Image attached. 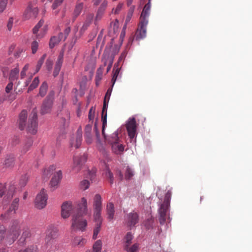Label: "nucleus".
I'll list each match as a JSON object with an SVG mask.
<instances>
[{"instance_id": "1", "label": "nucleus", "mask_w": 252, "mask_h": 252, "mask_svg": "<svg viewBox=\"0 0 252 252\" xmlns=\"http://www.w3.org/2000/svg\"><path fill=\"white\" fill-rule=\"evenodd\" d=\"M88 214L87 200L85 197H82L80 202L77 205L76 212L72 215L71 228L73 230H79L81 231L85 230L87 225L86 220L82 217Z\"/></svg>"}, {"instance_id": "2", "label": "nucleus", "mask_w": 252, "mask_h": 252, "mask_svg": "<svg viewBox=\"0 0 252 252\" xmlns=\"http://www.w3.org/2000/svg\"><path fill=\"white\" fill-rule=\"evenodd\" d=\"M20 225L18 220H13L10 224L6 232L5 241L7 244L14 242L20 234Z\"/></svg>"}, {"instance_id": "3", "label": "nucleus", "mask_w": 252, "mask_h": 252, "mask_svg": "<svg viewBox=\"0 0 252 252\" xmlns=\"http://www.w3.org/2000/svg\"><path fill=\"white\" fill-rule=\"evenodd\" d=\"M93 218L94 220L102 219L101 217V211L102 209V202L101 196L96 194L93 199Z\"/></svg>"}, {"instance_id": "4", "label": "nucleus", "mask_w": 252, "mask_h": 252, "mask_svg": "<svg viewBox=\"0 0 252 252\" xmlns=\"http://www.w3.org/2000/svg\"><path fill=\"white\" fill-rule=\"evenodd\" d=\"M16 190V187L13 185L5 186L0 184V196L3 197L6 201L11 199Z\"/></svg>"}, {"instance_id": "5", "label": "nucleus", "mask_w": 252, "mask_h": 252, "mask_svg": "<svg viewBox=\"0 0 252 252\" xmlns=\"http://www.w3.org/2000/svg\"><path fill=\"white\" fill-rule=\"evenodd\" d=\"M37 111L36 108H34L30 116L29 119V123L28 125V130L32 134H35L37 130Z\"/></svg>"}, {"instance_id": "6", "label": "nucleus", "mask_w": 252, "mask_h": 252, "mask_svg": "<svg viewBox=\"0 0 252 252\" xmlns=\"http://www.w3.org/2000/svg\"><path fill=\"white\" fill-rule=\"evenodd\" d=\"M54 95L55 92L54 91L49 92L41 106V113L42 114H45L51 112L54 99Z\"/></svg>"}, {"instance_id": "7", "label": "nucleus", "mask_w": 252, "mask_h": 252, "mask_svg": "<svg viewBox=\"0 0 252 252\" xmlns=\"http://www.w3.org/2000/svg\"><path fill=\"white\" fill-rule=\"evenodd\" d=\"M47 191L42 189L36 196L34 201L35 207L38 209L44 208L47 205Z\"/></svg>"}, {"instance_id": "8", "label": "nucleus", "mask_w": 252, "mask_h": 252, "mask_svg": "<svg viewBox=\"0 0 252 252\" xmlns=\"http://www.w3.org/2000/svg\"><path fill=\"white\" fill-rule=\"evenodd\" d=\"M45 241L49 245L55 243V239L58 237V230L57 228L54 225H50L46 231Z\"/></svg>"}, {"instance_id": "9", "label": "nucleus", "mask_w": 252, "mask_h": 252, "mask_svg": "<svg viewBox=\"0 0 252 252\" xmlns=\"http://www.w3.org/2000/svg\"><path fill=\"white\" fill-rule=\"evenodd\" d=\"M38 13V10L36 6L29 3L23 14V18L25 20L35 18Z\"/></svg>"}, {"instance_id": "10", "label": "nucleus", "mask_w": 252, "mask_h": 252, "mask_svg": "<svg viewBox=\"0 0 252 252\" xmlns=\"http://www.w3.org/2000/svg\"><path fill=\"white\" fill-rule=\"evenodd\" d=\"M148 21L140 20L138 29L135 33V38L137 40H140L146 37V27Z\"/></svg>"}, {"instance_id": "11", "label": "nucleus", "mask_w": 252, "mask_h": 252, "mask_svg": "<svg viewBox=\"0 0 252 252\" xmlns=\"http://www.w3.org/2000/svg\"><path fill=\"white\" fill-rule=\"evenodd\" d=\"M169 207V204L163 202L158 209L159 221L161 224H164L165 222Z\"/></svg>"}, {"instance_id": "12", "label": "nucleus", "mask_w": 252, "mask_h": 252, "mask_svg": "<svg viewBox=\"0 0 252 252\" xmlns=\"http://www.w3.org/2000/svg\"><path fill=\"white\" fill-rule=\"evenodd\" d=\"M108 102L107 100H104L103 101V105L101 113V119L102 122V134L103 135V138L105 140H107L106 137V135L105 134V128L107 125V109L108 108Z\"/></svg>"}, {"instance_id": "13", "label": "nucleus", "mask_w": 252, "mask_h": 252, "mask_svg": "<svg viewBox=\"0 0 252 252\" xmlns=\"http://www.w3.org/2000/svg\"><path fill=\"white\" fill-rule=\"evenodd\" d=\"M71 202L65 201L62 205L61 216L63 219L68 218L73 211Z\"/></svg>"}, {"instance_id": "14", "label": "nucleus", "mask_w": 252, "mask_h": 252, "mask_svg": "<svg viewBox=\"0 0 252 252\" xmlns=\"http://www.w3.org/2000/svg\"><path fill=\"white\" fill-rule=\"evenodd\" d=\"M126 128L128 136L130 138H133L136 134V123L135 118H130L126 124Z\"/></svg>"}, {"instance_id": "15", "label": "nucleus", "mask_w": 252, "mask_h": 252, "mask_svg": "<svg viewBox=\"0 0 252 252\" xmlns=\"http://www.w3.org/2000/svg\"><path fill=\"white\" fill-rule=\"evenodd\" d=\"M125 220L127 226H134L138 221V215L135 212H131L127 214Z\"/></svg>"}, {"instance_id": "16", "label": "nucleus", "mask_w": 252, "mask_h": 252, "mask_svg": "<svg viewBox=\"0 0 252 252\" xmlns=\"http://www.w3.org/2000/svg\"><path fill=\"white\" fill-rule=\"evenodd\" d=\"M19 199L18 198H15L12 201L10 207L7 210V213L1 215V217L3 219H5L8 218L9 215L13 212V214L15 213L16 211L18 209L19 206Z\"/></svg>"}, {"instance_id": "17", "label": "nucleus", "mask_w": 252, "mask_h": 252, "mask_svg": "<svg viewBox=\"0 0 252 252\" xmlns=\"http://www.w3.org/2000/svg\"><path fill=\"white\" fill-rule=\"evenodd\" d=\"M87 156L85 154L80 158L77 157L73 158V169L75 172H78L81 169V165L82 162H84L87 160Z\"/></svg>"}, {"instance_id": "18", "label": "nucleus", "mask_w": 252, "mask_h": 252, "mask_svg": "<svg viewBox=\"0 0 252 252\" xmlns=\"http://www.w3.org/2000/svg\"><path fill=\"white\" fill-rule=\"evenodd\" d=\"M63 60V53L61 52L58 57L57 60L56 62V64L53 72V75L56 77L59 73Z\"/></svg>"}, {"instance_id": "19", "label": "nucleus", "mask_w": 252, "mask_h": 252, "mask_svg": "<svg viewBox=\"0 0 252 252\" xmlns=\"http://www.w3.org/2000/svg\"><path fill=\"white\" fill-rule=\"evenodd\" d=\"M28 112L26 110H23L19 114V126L21 130L24 129L26 126V123L27 119Z\"/></svg>"}, {"instance_id": "20", "label": "nucleus", "mask_w": 252, "mask_h": 252, "mask_svg": "<svg viewBox=\"0 0 252 252\" xmlns=\"http://www.w3.org/2000/svg\"><path fill=\"white\" fill-rule=\"evenodd\" d=\"M62 177V173L61 170L57 172L53 177L50 182V187L53 189L58 186Z\"/></svg>"}, {"instance_id": "21", "label": "nucleus", "mask_w": 252, "mask_h": 252, "mask_svg": "<svg viewBox=\"0 0 252 252\" xmlns=\"http://www.w3.org/2000/svg\"><path fill=\"white\" fill-rule=\"evenodd\" d=\"M15 161V157L13 155L10 154L7 155L3 160L2 165L5 168H10L14 166Z\"/></svg>"}, {"instance_id": "22", "label": "nucleus", "mask_w": 252, "mask_h": 252, "mask_svg": "<svg viewBox=\"0 0 252 252\" xmlns=\"http://www.w3.org/2000/svg\"><path fill=\"white\" fill-rule=\"evenodd\" d=\"M151 8V4L150 1L144 7L143 11L141 13L140 20L143 21H148V17L150 14V10Z\"/></svg>"}, {"instance_id": "23", "label": "nucleus", "mask_w": 252, "mask_h": 252, "mask_svg": "<svg viewBox=\"0 0 252 252\" xmlns=\"http://www.w3.org/2000/svg\"><path fill=\"white\" fill-rule=\"evenodd\" d=\"M111 145L112 151L117 155H121L124 151L125 146L120 141L112 143Z\"/></svg>"}, {"instance_id": "24", "label": "nucleus", "mask_w": 252, "mask_h": 252, "mask_svg": "<svg viewBox=\"0 0 252 252\" xmlns=\"http://www.w3.org/2000/svg\"><path fill=\"white\" fill-rule=\"evenodd\" d=\"M58 115L63 119L64 126L68 124L70 119V112L67 109H63L61 112L58 114Z\"/></svg>"}, {"instance_id": "25", "label": "nucleus", "mask_w": 252, "mask_h": 252, "mask_svg": "<svg viewBox=\"0 0 252 252\" xmlns=\"http://www.w3.org/2000/svg\"><path fill=\"white\" fill-rule=\"evenodd\" d=\"M94 220L95 222V225L94 229L93 239L95 240L97 238V235L100 230L102 219Z\"/></svg>"}, {"instance_id": "26", "label": "nucleus", "mask_w": 252, "mask_h": 252, "mask_svg": "<svg viewBox=\"0 0 252 252\" xmlns=\"http://www.w3.org/2000/svg\"><path fill=\"white\" fill-rule=\"evenodd\" d=\"M55 170V166L54 165H51L47 168H45L42 175L43 179L44 180H47Z\"/></svg>"}, {"instance_id": "27", "label": "nucleus", "mask_w": 252, "mask_h": 252, "mask_svg": "<svg viewBox=\"0 0 252 252\" xmlns=\"http://www.w3.org/2000/svg\"><path fill=\"white\" fill-rule=\"evenodd\" d=\"M106 210L108 218L110 220H112L114 218L115 213L114 204L112 203H108L106 207Z\"/></svg>"}, {"instance_id": "28", "label": "nucleus", "mask_w": 252, "mask_h": 252, "mask_svg": "<svg viewBox=\"0 0 252 252\" xmlns=\"http://www.w3.org/2000/svg\"><path fill=\"white\" fill-rule=\"evenodd\" d=\"M82 142V133L79 129H78L76 136L75 144L71 143V146L78 148L81 144Z\"/></svg>"}, {"instance_id": "29", "label": "nucleus", "mask_w": 252, "mask_h": 252, "mask_svg": "<svg viewBox=\"0 0 252 252\" xmlns=\"http://www.w3.org/2000/svg\"><path fill=\"white\" fill-rule=\"evenodd\" d=\"M47 89V83L46 82H43L40 87L39 93L37 94V96H40L42 97H44L46 94Z\"/></svg>"}, {"instance_id": "30", "label": "nucleus", "mask_w": 252, "mask_h": 252, "mask_svg": "<svg viewBox=\"0 0 252 252\" xmlns=\"http://www.w3.org/2000/svg\"><path fill=\"white\" fill-rule=\"evenodd\" d=\"M19 69L18 67L12 69L10 72L9 79L10 81H13L18 78Z\"/></svg>"}, {"instance_id": "31", "label": "nucleus", "mask_w": 252, "mask_h": 252, "mask_svg": "<svg viewBox=\"0 0 252 252\" xmlns=\"http://www.w3.org/2000/svg\"><path fill=\"white\" fill-rule=\"evenodd\" d=\"M120 70V67L118 65L115 64L113 68V75L112 78V87H113L117 78L118 76Z\"/></svg>"}, {"instance_id": "32", "label": "nucleus", "mask_w": 252, "mask_h": 252, "mask_svg": "<svg viewBox=\"0 0 252 252\" xmlns=\"http://www.w3.org/2000/svg\"><path fill=\"white\" fill-rule=\"evenodd\" d=\"M124 249L127 252H137L139 250V244L135 243L130 247L127 246H124Z\"/></svg>"}, {"instance_id": "33", "label": "nucleus", "mask_w": 252, "mask_h": 252, "mask_svg": "<svg viewBox=\"0 0 252 252\" xmlns=\"http://www.w3.org/2000/svg\"><path fill=\"white\" fill-rule=\"evenodd\" d=\"M83 7V2H80L76 4L73 13L74 18H76L81 13Z\"/></svg>"}, {"instance_id": "34", "label": "nucleus", "mask_w": 252, "mask_h": 252, "mask_svg": "<svg viewBox=\"0 0 252 252\" xmlns=\"http://www.w3.org/2000/svg\"><path fill=\"white\" fill-rule=\"evenodd\" d=\"M39 83V78L38 77H35L33 80L32 81V84L30 85L28 88V93H29L30 92L37 88V87L38 86Z\"/></svg>"}, {"instance_id": "35", "label": "nucleus", "mask_w": 252, "mask_h": 252, "mask_svg": "<svg viewBox=\"0 0 252 252\" xmlns=\"http://www.w3.org/2000/svg\"><path fill=\"white\" fill-rule=\"evenodd\" d=\"M32 140L31 139H28L27 141L23 146L22 150L21 151L22 153L23 154H25L27 151H28L32 146Z\"/></svg>"}, {"instance_id": "36", "label": "nucleus", "mask_w": 252, "mask_h": 252, "mask_svg": "<svg viewBox=\"0 0 252 252\" xmlns=\"http://www.w3.org/2000/svg\"><path fill=\"white\" fill-rule=\"evenodd\" d=\"M31 236V232L29 228H26L24 229V231L22 233V236L20 239V241L22 243H24L27 238Z\"/></svg>"}, {"instance_id": "37", "label": "nucleus", "mask_w": 252, "mask_h": 252, "mask_svg": "<svg viewBox=\"0 0 252 252\" xmlns=\"http://www.w3.org/2000/svg\"><path fill=\"white\" fill-rule=\"evenodd\" d=\"M87 241L85 239L81 237H76L73 241V244L75 246L80 247L83 246L86 243Z\"/></svg>"}, {"instance_id": "38", "label": "nucleus", "mask_w": 252, "mask_h": 252, "mask_svg": "<svg viewBox=\"0 0 252 252\" xmlns=\"http://www.w3.org/2000/svg\"><path fill=\"white\" fill-rule=\"evenodd\" d=\"M133 236L130 232H128L124 238L125 244L124 246H129L131 244Z\"/></svg>"}, {"instance_id": "39", "label": "nucleus", "mask_w": 252, "mask_h": 252, "mask_svg": "<svg viewBox=\"0 0 252 252\" xmlns=\"http://www.w3.org/2000/svg\"><path fill=\"white\" fill-rule=\"evenodd\" d=\"M60 42L59 38H57V36H54L50 39L49 42V47L50 48H53L56 45L59 44Z\"/></svg>"}, {"instance_id": "40", "label": "nucleus", "mask_w": 252, "mask_h": 252, "mask_svg": "<svg viewBox=\"0 0 252 252\" xmlns=\"http://www.w3.org/2000/svg\"><path fill=\"white\" fill-rule=\"evenodd\" d=\"M108 141L110 144H112V143H115V142L120 141L119 138L118 137V132H115L113 133L108 140Z\"/></svg>"}, {"instance_id": "41", "label": "nucleus", "mask_w": 252, "mask_h": 252, "mask_svg": "<svg viewBox=\"0 0 252 252\" xmlns=\"http://www.w3.org/2000/svg\"><path fill=\"white\" fill-rule=\"evenodd\" d=\"M46 57V54H44L38 61L36 66V72H35L36 73L38 72L39 70H40L41 67L42 66V65L44 62Z\"/></svg>"}, {"instance_id": "42", "label": "nucleus", "mask_w": 252, "mask_h": 252, "mask_svg": "<svg viewBox=\"0 0 252 252\" xmlns=\"http://www.w3.org/2000/svg\"><path fill=\"white\" fill-rule=\"evenodd\" d=\"M133 176V171L132 169L130 168L128 166H126V173H125V178L126 180L130 179Z\"/></svg>"}, {"instance_id": "43", "label": "nucleus", "mask_w": 252, "mask_h": 252, "mask_svg": "<svg viewBox=\"0 0 252 252\" xmlns=\"http://www.w3.org/2000/svg\"><path fill=\"white\" fill-rule=\"evenodd\" d=\"M93 17L94 15L93 14H90L89 15H88V17L86 22L84 24L83 26H82V29L85 30L87 29L88 27L90 25L92 21V20L93 18Z\"/></svg>"}, {"instance_id": "44", "label": "nucleus", "mask_w": 252, "mask_h": 252, "mask_svg": "<svg viewBox=\"0 0 252 252\" xmlns=\"http://www.w3.org/2000/svg\"><path fill=\"white\" fill-rule=\"evenodd\" d=\"M172 192L171 190H168L166 193L164 199L163 201V203L168 204L170 205V200L171 197Z\"/></svg>"}, {"instance_id": "45", "label": "nucleus", "mask_w": 252, "mask_h": 252, "mask_svg": "<svg viewBox=\"0 0 252 252\" xmlns=\"http://www.w3.org/2000/svg\"><path fill=\"white\" fill-rule=\"evenodd\" d=\"M7 4V0H0V14L5 9Z\"/></svg>"}, {"instance_id": "46", "label": "nucleus", "mask_w": 252, "mask_h": 252, "mask_svg": "<svg viewBox=\"0 0 252 252\" xmlns=\"http://www.w3.org/2000/svg\"><path fill=\"white\" fill-rule=\"evenodd\" d=\"M38 48V43L36 41H33L31 44L32 53L34 54L37 51Z\"/></svg>"}, {"instance_id": "47", "label": "nucleus", "mask_w": 252, "mask_h": 252, "mask_svg": "<svg viewBox=\"0 0 252 252\" xmlns=\"http://www.w3.org/2000/svg\"><path fill=\"white\" fill-rule=\"evenodd\" d=\"M105 174L106 177L110 180V184H113L114 180L113 175L109 168L107 169Z\"/></svg>"}, {"instance_id": "48", "label": "nucleus", "mask_w": 252, "mask_h": 252, "mask_svg": "<svg viewBox=\"0 0 252 252\" xmlns=\"http://www.w3.org/2000/svg\"><path fill=\"white\" fill-rule=\"evenodd\" d=\"M94 132H95V134L96 138V140H97V142H98V143H99V144L101 145L102 144V142H101V140L100 138L99 132V131H98V130L97 129L96 124L94 125Z\"/></svg>"}, {"instance_id": "49", "label": "nucleus", "mask_w": 252, "mask_h": 252, "mask_svg": "<svg viewBox=\"0 0 252 252\" xmlns=\"http://www.w3.org/2000/svg\"><path fill=\"white\" fill-rule=\"evenodd\" d=\"M95 116V109L93 107H91L89 110V119L90 121H93Z\"/></svg>"}, {"instance_id": "50", "label": "nucleus", "mask_w": 252, "mask_h": 252, "mask_svg": "<svg viewBox=\"0 0 252 252\" xmlns=\"http://www.w3.org/2000/svg\"><path fill=\"white\" fill-rule=\"evenodd\" d=\"M89 185V182L87 180H84L80 183V187L83 190H86L88 189Z\"/></svg>"}, {"instance_id": "51", "label": "nucleus", "mask_w": 252, "mask_h": 252, "mask_svg": "<svg viewBox=\"0 0 252 252\" xmlns=\"http://www.w3.org/2000/svg\"><path fill=\"white\" fill-rule=\"evenodd\" d=\"M44 23V21L42 20H40V21L37 23V24L34 27L33 29V33L34 34H36L37 32L38 31L39 28L43 25Z\"/></svg>"}, {"instance_id": "52", "label": "nucleus", "mask_w": 252, "mask_h": 252, "mask_svg": "<svg viewBox=\"0 0 252 252\" xmlns=\"http://www.w3.org/2000/svg\"><path fill=\"white\" fill-rule=\"evenodd\" d=\"M29 177L27 175H24L21 177L20 181V184L21 186L24 187L28 180Z\"/></svg>"}, {"instance_id": "53", "label": "nucleus", "mask_w": 252, "mask_h": 252, "mask_svg": "<svg viewBox=\"0 0 252 252\" xmlns=\"http://www.w3.org/2000/svg\"><path fill=\"white\" fill-rule=\"evenodd\" d=\"M126 56V53L125 52H123L120 57L119 58V60L117 63L116 65H118V66H120L121 65V63L124 62V60Z\"/></svg>"}, {"instance_id": "54", "label": "nucleus", "mask_w": 252, "mask_h": 252, "mask_svg": "<svg viewBox=\"0 0 252 252\" xmlns=\"http://www.w3.org/2000/svg\"><path fill=\"white\" fill-rule=\"evenodd\" d=\"M45 65L48 70L51 71L53 66V61L50 59H47Z\"/></svg>"}, {"instance_id": "55", "label": "nucleus", "mask_w": 252, "mask_h": 252, "mask_svg": "<svg viewBox=\"0 0 252 252\" xmlns=\"http://www.w3.org/2000/svg\"><path fill=\"white\" fill-rule=\"evenodd\" d=\"M112 89H113L112 86L108 89V90L105 94L104 100L109 101L110 97V95H111V93L112 91Z\"/></svg>"}, {"instance_id": "56", "label": "nucleus", "mask_w": 252, "mask_h": 252, "mask_svg": "<svg viewBox=\"0 0 252 252\" xmlns=\"http://www.w3.org/2000/svg\"><path fill=\"white\" fill-rule=\"evenodd\" d=\"M103 11H104V9H102L101 7H100L98 9L97 14H96V15L95 20H98L101 18L102 16L103 13Z\"/></svg>"}, {"instance_id": "57", "label": "nucleus", "mask_w": 252, "mask_h": 252, "mask_svg": "<svg viewBox=\"0 0 252 252\" xmlns=\"http://www.w3.org/2000/svg\"><path fill=\"white\" fill-rule=\"evenodd\" d=\"M5 232V229L3 225L0 224V242L4 238V234Z\"/></svg>"}, {"instance_id": "58", "label": "nucleus", "mask_w": 252, "mask_h": 252, "mask_svg": "<svg viewBox=\"0 0 252 252\" xmlns=\"http://www.w3.org/2000/svg\"><path fill=\"white\" fill-rule=\"evenodd\" d=\"M28 68H29V64H26L24 66V67L20 73L21 78L22 79L23 78L26 76V71L28 70Z\"/></svg>"}, {"instance_id": "59", "label": "nucleus", "mask_w": 252, "mask_h": 252, "mask_svg": "<svg viewBox=\"0 0 252 252\" xmlns=\"http://www.w3.org/2000/svg\"><path fill=\"white\" fill-rule=\"evenodd\" d=\"M123 6V3H119L115 9H113V10H112L113 12H114V13H115V14H118L120 12V11L122 9Z\"/></svg>"}, {"instance_id": "60", "label": "nucleus", "mask_w": 252, "mask_h": 252, "mask_svg": "<svg viewBox=\"0 0 252 252\" xmlns=\"http://www.w3.org/2000/svg\"><path fill=\"white\" fill-rule=\"evenodd\" d=\"M13 83L12 81H10L6 86L5 88V92L6 93L8 94L10 92L13 88Z\"/></svg>"}, {"instance_id": "61", "label": "nucleus", "mask_w": 252, "mask_h": 252, "mask_svg": "<svg viewBox=\"0 0 252 252\" xmlns=\"http://www.w3.org/2000/svg\"><path fill=\"white\" fill-rule=\"evenodd\" d=\"M63 0H55L52 5L53 9H55L58 6L61 4Z\"/></svg>"}, {"instance_id": "62", "label": "nucleus", "mask_w": 252, "mask_h": 252, "mask_svg": "<svg viewBox=\"0 0 252 252\" xmlns=\"http://www.w3.org/2000/svg\"><path fill=\"white\" fill-rule=\"evenodd\" d=\"M92 131V125H87L85 128V135L91 134Z\"/></svg>"}, {"instance_id": "63", "label": "nucleus", "mask_w": 252, "mask_h": 252, "mask_svg": "<svg viewBox=\"0 0 252 252\" xmlns=\"http://www.w3.org/2000/svg\"><path fill=\"white\" fill-rule=\"evenodd\" d=\"M13 21H14V19L12 17H10L8 20L7 26V28H8V29L9 31H11V30L12 29L13 24Z\"/></svg>"}, {"instance_id": "64", "label": "nucleus", "mask_w": 252, "mask_h": 252, "mask_svg": "<svg viewBox=\"0 0 252 252\" xmlns=\"http://www.w3.org/2000/svg\"><path fill=\"white\" fill-rule=\"evenodd\" d=\"M37 248L33 246L28 248L23 251V252H36Z\"/></svg>"}]
</instances>
